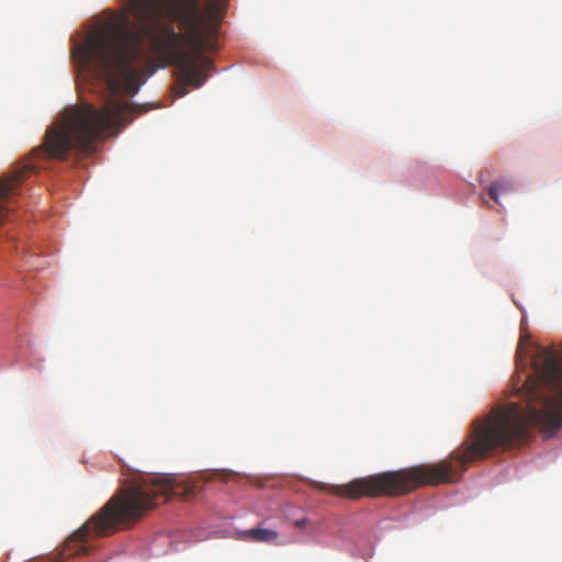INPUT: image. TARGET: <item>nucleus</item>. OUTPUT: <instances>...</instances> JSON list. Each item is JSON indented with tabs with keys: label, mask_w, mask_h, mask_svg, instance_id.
I'll return each mask as SVG.
<instances>
[{
	"label": "nucleus",
	"mask_w": 562,
	"mask_h": 562,
	"mask_svg": "<svg viewBox=\"0 0 562 562\" xmlns=\"http://www.w3.org/2000/svg\"><path fill=\"white\" fill-rule=\"evenodd\" d=\"M215 10L220 0H206ZM200 0H130L128 11L137 30H130V16L114 14L72 48L80 74L104 86L108 98L101 109L91 103L66 111L47 131L33 155L65 160L74 150L91 155L95 140L130 123L135 110L121 95H134L155 71L145 49L147 38L154 49L177 67L181 80L200 88L212 69L203 50L214 48L216 26L207 25Z\"/></svg>",
	"instance_id": "1"
},
{
	"label": "nucleus",
	"mask_w": 562,
	"mask_h": 562,
	"mask_svg": "<svg viewBox=\"0 0 562 562\" xmlns=\"http://www.w3.org/2000/svg\"><path fill=\"white\" fill-rule=\"evenodd\" d=\"M536 378L526 382V403L510 402L473 422L469 439L447 459L355 480V499L362 496H400L423 485L458 481L467 464L487 458L495 449H510L526 442L530 429L554 435L562 427V363L552 349L532 359Z\"/></svg>",
	"instance_id": "2"
},
{
	"label": "nucleus",
	"mask_w": 562,
	"mask_h": 562,
	"mask_svg": "<svg viewBox=\"0 0 562 562\" xmlns=\"http://www.w3.org/2000/svg\"><path fill=\"white\" fill-rule=\"evenodd\" d=\"M177 488L175 479L169 475H137L68 538L64 554L72 557L88 553L89 539L109 536L120 526L136 522L147 510L177 495Z\"/></svg>",
	"instance_id": "3"
},
{
	"label": "nucleus",
	"mask_w": 562,
	"mask_h": 562,
	"mask_svg": "<svg viewBox=\"0 0 562 562\" xmlns=\"http://www.w3.org/2000/svg\"><path fill=\"white\" fill-rule=\"evenodd\" d=\"M245 539L254 542L277 543L279 533L272 529L252 528L244 532Z\"/></svg>",
	"instance_id": "4"
},
{
	"label": "nucleus",
	"mask_w": 562,
	"mask_h": 562,
	"mask_svg": "<svg viewBox=\"0 0 562 562\" xmlns=\"http://www.w3.org/2000/svg\"><path fill=\"white\" fill-rule=\"evenodd\" d=\"M512 189V184L506 180L494 182L488 188V195L495 202L498 203L499 192H508Z\"/></svg>",
	"instance_id": "5"
},
{
	"label": "nucleus",
	"mask_w": 562,
	"mask_h": 562,
	"mask_svg": "<svg viewBox=\"0 0 562 562\" xmlns=\"http://www.w3.org/2000/svg\"><path fill=\"white\" fill-rule=\"evenodd\" d=\"M15 193H0V222L3 220L4 213L8 212L9 199Z\"/></svg>",
	"instance_id": "6"
},
{
	"label": "nucleus",
	"mask_w": 562,
	"mask_h": 562,
	"mask_svg": "<svg viewBox=\"0 0 562 562\" xmlns=\"http://www.w3.org/2000/svg\"><path fill=\"white\" fill-rule=\"evenodd\" d=\"M310 525V519L304 517L302 519H296L293 521V526L297 529H302Z\"/></svg>",
	"instance_id": "7"
},
{
	"label": "nucleus",
	"mask_w": 562,
	"mask_h": 562,
	"mask_svg": "<svg viewBox=\"0 0 562 562\" xmlns=\"http://www.w3.org/2000/svg\"><path fill=\"white\" fill-rule=\"evenodd\" d=\"M318 486H319V488H322V490H325V488H326V487H325V484H319Z\"/></svg>",
	"instance_id": "8"
}]
</instances>
